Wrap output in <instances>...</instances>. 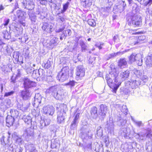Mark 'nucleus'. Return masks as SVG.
Returning a JSON list of instances; mask_svg holds the SVG:
<instances>
[{"label": "nucleus", "instance_id": "13d9d810", "mask_svg": "<svg viewBox=\"0 0 152 152\" xmlns=\"http://www.w3.org/2000/svg\"><path fill=\"white\" fill-rule=\"evenodd\" d=\"M40 3L42 5H46L48 2V0H38Z\"/></svg>", "mask_w": 152, "mask_h": 152}, {"label": "nucleus", "instance_id": "c9c22d12", "mask_svg": "<svg viewBox=\"0 0 152 152\" xmlns=\"http://www.w3.org/2000/svg\"><path fill=\"white\" fill-rule=\"evenodd\" d=\"M88 23L89 25L93 27H94L96 25V23L95 20L92 19L88 20Z\"/></svg>", "mask_w": 152, "mask_h": 152}, {"label": "nucleus", "instance_id": "052dcab7", "mask_svg": "<svg viewBox=\"0 0 152 152\" xmlns=\"http://www.w3.org/2000/svg\"><path fill=\"white\" fill-rule=\"evenodd\" d=\"M54 144H55V147H59L60 145V142L58 139H56L55 140Z\"/></svg>", "mask_w": 152, "mask_h": 152}, {"label": "nucleus", "instance_id": "c756f323", "mask_svg": "<svg viewBox=\"0 0 152 152\" xmlns=\"http://www.w3.org/2000/svg\"><path fill=\"white\" fill-rule=\"evenodd\" d=\"M11 116L13 118L17 117L19 113L18 111L16 110H12L10 112Z\"/></svg>", "mask_w": 152, "mask_h": 152}, {"label": "nucleus", "instance_id": "a878e982", "mask_svg": "<svg viewBox=\"0 0 152 152\" xmlns=\"http://www.w3.org/2000/svg\"><path fill=\"white\" fill-rule=\"evenodd\" d=\"M28 4L26 5V8L29 10H31L34 7V2L32 0H28L27 1Z\"/></svg>", "mask_w": 152, "mask_h": 152}, {"label": "nucleus", "instance_id": "393cba45", "mask_svg": "<svg viewBox=\"0 0 152 152\" xmlns=\"http://www.w3.org/2000/svg\"><path fill=\"white\" fill-rule=\"evenodd\" d=\"M129 70H126L124 72H121L120 75V77L124 80L127 78L129 76Z\"/></svg>", "mask_w": 152, "mask_h": 152}, {"label": "nucleus", "instance_id": "bf43d9fd", "mask_svg": "<svg viewBox=\"0 0 152 152\" xmlns=\"http://www.w3.org/2000/svg\"><path fill=\"white\" fill-rule=\"evenodd\" d=\"M14 93V91H11L10 92H6L4 94V96L7 97L8 96H11Z\"/></svg>", "mask_w": 152, "mask_h": 152}, {"label": "nucleus", "instance_id": "de8ad7c7", "mask_svg": "<svg viewBox=\"0 0 152 152\" xmlns=\"http://www.w3.org/2000/svg\"><path fill=\"white\" fill-rule=\"evenodd\" d=\"M121 53V52H118L116 53H113L108 54V56H110V57H109V58H111L116 56L117 55H119Z\"/></svg>", "mask_w": 152, "mask_h": 152}, {"label": "nucleus", "instance_id": "338daca9", "mask_svg": "<svg viewBox=\"0 0 152 152\" xmlns=\"http://www.w3.org/2000/svg\"><path fill=\"white\" fill-rule=\"evenodd\" d=\"M85 133L86 136H87L88 138H91L92 137V135L88 131H87V132H86Z\"/></svg>", "mask_w": 152, "mask_h": 152}, {"label": "nucleus", "instance_id": "7c9ffc66", "mask_svg": "<svg viewBox=\"0 0 152 152\" xmlns=\"http://www.w3.org/2000/svg\"><path fill=\"white\" fill-rule=\"evenodd\" d=\"M96 132V134L98 137H101L102 136L103 131L101 127L99 126L97 127Z\"/></svg>", "mask_w": 152, "mask_h": 152}, {"label": "nucleus", "instance_id": "4c0bfd02", "mask_svg": "<svg viewBox=\"0 0 152 152\" xmlns=\"http://www.w3.org/2000/svg\"><path fill=\"white\" fill-rule=\"evenodd\" d=\"M142 81L144 83H146L148 80V76L145 75H143L140 78Z\"/></svg>", "mask_w": 152, "mask_h": 152}, {"label": "nucleus", "instance_id": "ea45409f", "mask_svg": "<svg viewBox=\"0 0 152 152\" xmlns=\"http://www.w3.org/2000/svg\"><path fill=\"white\" fill-rule=\"evenodd\" d=\"M132 24L133 25H135L137 26H139L141 24V20L140 18H139L137 21L133 22Z\"/></svg>", "mask_w": 152, "mask_h": 152}, {"label": "nucleus", "instance_id": "412c9836", "mask_svg": "<svg viewBox=\"0 0 152 152\" xmlns=\"http://www.w3.org/2000/svg\"><path fill=\"white\" fill-rule=\"evenodd\" d=\"M58 38L56 37H53L50 42L49 48L51 49L53 48L56 45L57 43Z\"/></svg>", "mask_w": 152, "mask_h": 152}, {"label": "nucleus", "instance_id": "4468645a", "mask_svg": "<svg viewBox=\"0 0 152 152\" xmlns=\"http://www.w3.org/2000/svg\"><path fill=\"white\" fill-rule=\"evenodd\" d=\"M118 65L121 69H123L126 67L127 66V62L125 58L120 59L118 62Z\"/></svg>", "mask_w": 152, "mask_h": 152}, {"label": "nucleus", "instance_id": "72a5a7b5", "mask_svg": "<svg viewBox=\"0 0 152 152\" xmlns=\"http://www.w3.org/2000/svg\"><path fill=\"white\" fill-rule=\"evenodd\" d=\"M121 111L124 113L125 115L127 114L128 110L126 105H123L120 107Z\"/></svg>", "mask_w": 152, "mask_h": 152}, {"label": "nucleus", "instance_id": "37998d69", "mask_svg": "<svg viewBox=\"0 0 152 152\" xmlns=\"http://www.w3.org/2000/svg\"><path fill=\"white\" fill-rule=\"evenodd\" d=\"M44 71L43 70V69H39V77H41L42 79H43L45 78V75L44 73Z\"/></svg>", "mask_w": 152, "mask_h": 152}, {"label": "nucleus", "instance_id": "9b49d317", "mask_svg": "<svg viewBox=\"0 0 152 152\" xmlns=\"http://www.w3.org/2000/svg\"><path fill=\"white\" fill-rule=\"evenodd\" d=\"M100 112L99 115L102 116V118H104L105 116L106 113L107 111V107L103 104H101L100 106Z\"/></svg>", "mask_w": 152, "mask_h": 152}, {"label": "nucleus", "instance_id": "f8f14e48", "mask_svg": "<svg viewBox=\"0 0 152 152\" xmlns=\"http://www.w3.org/2000/svg\"><path fill=\"white\" fill-rule=\"evenodd\" d=\"M21 97L23 99L27 100L29 99L31 96V94L29 90L22 91L21 92Z\"/></svg>", "mask_w": 152, "mask_h": 152}, {"label": "nucleus", "instance_id": "79ce46f5", "mask_svg": "<svg viewBox=\"0 0 152 152\" xmlns=\"http://www.w3.org/2000/svg\"><path fill=\"white\" fill-rule=\"evenodd\" d=\"M132 119L134 122L135 124L138 126H140L142 125V124L141 121H135L132 117H131Z\"/></svg>", "mask_w": 152, "mask_h": 152}, {"label": "nucleus", "instance_id": "603ef678", "mask_svg": "<svg viewBox=\"0 0 152 152\" xmlns=\"http://www.w3.org/2000/svg\"><path fill=\"white\" fill-rule=\"evenodd\" d=\"M19 136L17 134V133L16 132L13 133L12 135V138L14 140H15Z\"/></svg>", "mask_w": 152, "mask_h": 152}, {"label": "nucleus", "instance_id": "473e14b6", "mask_svg": "<svg viewBox=\"0 0 152 152\" xmlns=\"http://www.w3.org/2000/svg\"><path fill=\"white\" fill-rule=\"evenodd\" d=\"M15 27V29H14V31L16 33V34L19 35L23 33V29L21 28Z\"/></svg>", "mask_w": 152, "mask_h": 152}, {"label": "nucleus", "instance_id": "49530a36", "mask_svg": "<svg viewBox=\"0 0 152 152\" xmlns=\"http://www.w3.org/2000/svg\"><path fill=\"white\" fill-rule=\"evenodd\" d=\"M29 107V104H28L26 105L25 104H23L22 107H20V110L22 111H26Z\"/></svg>", "mask_w": 152, "mask_h": 152}, {"label": "nucleus", "instance_id": "0eeeda50", "mask_svg": "<svg viewBox=\"0 0 152 152\" xmlns=\"http://www.w3.org/2000/svg\"><path fill=\"white\" fill-rule=\"evenodd\" d=\"M41 99L42 97L39 94H36L32 103L33 106L34 107H38L41 103Z\"/></svg>", "mask_w": 152, "mask_h": 152}, {"label": "nucleus", "instance_id": "e433bc0d", "mask_svg": "<svg viewBox=\"0 0 152 152\" xmlns=\"http://www.w3.org/2000/svg\"><path fill=\"white\" fill-rule=\"evenodd\" d=\"M71 31L70 30L67 29L63 32V34L65 38L67 36L70 35L71 34Z\"/></svg>", "mask_w": 152, "mask_h": 152}, {"label": "nucleus", "instance_id": "cd10ccee", "mask_svg": "<svg viewBox=\"0 0 152 152\" xmlns=\"http://www.w3.org/2000/svg\"><path fill=\"white\" fill-rule=\"evenodd\" d=\"M60 107L61 109L60 111L58 112H62L63 113H66V111L67 110V106L64 104H61L60 105Z\"/></svg>", "mask_w": 152, "mask_h": 152}, {"label": "nucleus", "instance_id": "2eb2a0df", "mask_svg": "<svg viewBox=\"0 0 152 152\" xmlns=\"http://www.w3.org/2000/svg\"><path fill=\"white\" fill-rule=\"evenodd\" d=\"M58 118L57 121L58 123L60 124L64 122V116L65 115V113L61 112H58Z\"/></svg>", "mask_w": 152, "mask_h": 152}, {"label": "nucleus", "instance_id": "a211bd4d", "mask_svg": "<svg viewBox=\"0 0 152 152\" xmlns=\"http://www.w3.org/2000/svg\"><path fill=\"white\" fill-rule=\"evenodd\" d=\"M14 118L10 115H8L6 118L7 126H8L12 125L14 122Z\"/></svg>", "mask_w": 152, "mask_h": 152}, {"label": "nucleus", "instance_id": "1a4fd4ad", "mask_svg": "<svg viewBox=\"0 0 152 152\" xmlns=\"http://www.w3.org/2000/svg\"><path fill=\"white\" fill-rule=\"evenodd\" d=\"M34 130L31 128H29L25 129L24 130L23 135L28 138L32 137L34 135Z\"/></svg>", "mask_w": 152, "mask_h": 152}, {"label": "nucleus", "instance_id": "a18cd8bd", "mask_svg": "<svg viewBox=\"0 0 152 152\" xmlns=\"http://www.w3.org/2000/svg\"><path fill=\"white\" fill-rule=\"evenodd\" d=\"M80 113H77L76 115L75 118L74 119V121H73V123L72 124V125H73L75 124V125L77 123V119L79 118V116L80 115Z\"/></svg>", "mask_w": 152, "mask_h": 152}, {"label": "nucleus", "instance_id": "8fccbe9b", "mask_svg": "<svg viewBox=\"0 0 152 152\" xmlns=\"http://www.w3.org/2000/svg\"><path fill=\"white\" fill-rule=\"evenodd\" d=\"M31 20L32 23H34L36 21V16L34 15H32L30 16Z\"/></svg>", "mask_w": 152, "mask_h": 152}, {"label": "nucleus", "instance_id": "09e8293b", "mask_svg": "<svg viewBox=\"0 0 152 152\" xmlns=\"http://www.w3.org/2000/svg\"><path fill=\"white\" fill-rule=\"evenodd\" d=\"M140 18L137 15H134L131 18V20L132 21V23H133V22L135 21V20H138L139 18Z\"/></svg>", "mask_w": 152, "mask_h": 152}, {"label": "nucleus", "instance_id": "f257e3e1", "mask_svg": "<svg viewBox=\"0 0 152 152\" xmlns=\"http://www.w3.org/2000/svg\"><path fill=\"white\" fill-rule=\"evenodd\" d=\"M111 71L109 72V75L106 76V79L108 85L110 87H113V91L116 93V91L119 87V85L113 83L112 79H115V82L117 83V77L118 75V73L116 72V69L113 65L110 66Z\"/></svg>", "mask_w": 152, "mask_h": 152}, {"label": "nucleus", "instance_id": "aec40b11", "mask_svg": "<svg viewBox=\"0 0 152 152\" xmlns=\"http://www.w3.org/2000/svg\"><path fill=\"white\" fill-rule=\"evenodd\" d=\"M50 122V120L48 118H45L43 120H41L40 121L41 125L44 127L49 125Z\"/></svg>", "mask_w": 152, "mask_h": 152}, {"label": "nucleus", "instance_id": "58836bf2", "mask_svg": "<svg viewBox=\"0 0 152 152\" xmlns=\"http://www.w3.org/2000/svg\"><path fill=\"white\" fill-rule=\"evenodd\" d=\"M15 141L16 143H18L19 145H22L24 142L23 140L20 136H19Z\"/></svg>", "mask_w": 152, "mask_h": 152}, {"label": "nucleus", "instance_id": "39448f33", "mask_svg": "<svg viewBox=\"0 0 152 152\" xmlns=\"http://www.w3.org/2000/svg\"><path fill=\"white\" fill-rule=\"evenodd\" d=\"M43 111L45 114L52 116L54 113L55 108L53 106L48 105L44 106Z\"/></svg>", "mask_w": 152, "mask_h": 152}, {"label": "nucleus", "instance_id": "f03ea898", "mask_svg": "<svg viewBox=\"0 0 152 152\" xmlns=\"http://www.w3.org/2000/svg\"><path fill=\"white\" fill-rule=\"evenodd\" d=\"M69 70V68L68 66L63 68L61 71L58 73L57 76V78L60 81L63 82L68 79L67 75Z\"/></svg>", "mask_w": 152, "mask_h": 152}, {"label": "nucleus", "instance_id": "774afa93", "mask_svg": "<svg viewBox=\"0 0 152 152\" xmlns=\"http://www.w3.org/2000/svg\"><path fill=\"white\" fill-rule=\"evenodd\" d=\"M64 27H62V28H60L59 29H56V32L57 33H59L60 32L62 31H63L64 28Z\"/></svg>", "mask_w": 152, "mask_h": 152}, {"label": "nucleus", "instance_id": "4be33fe9", "mask_svg": "<svg viewBox=\"0 0 152 152\" xmlns=\"http://www.w3.org/2000/svg\"><path fill=\"white\" fill-rule=\"evenodd\" d=\"M120 132L122 135L124 136H126L129 134L130 130L128 128H123L121 129Z\"/></svg>", "mask_w": 152, "mask_h": 152}, {"label": "nucleus", "instance_id": "b1692460", "mask_svg": "<svg viewBox=\"0 0 152 152\" xmlns=\"http://www.w3.org/2000/svg\"><path fill=\"white\" fill-rule=\"evenodd\" d=\"M23 119L25 122L28 125L31 124V118L29 115L24 116L23 118Z\"/></svg>", "mask_w": 152, "mask_h": 152}, {"label": "nucleus", "instance_id": "69168bd1", "mask_svg": "<svg viewBox=\"0 0 152 152\" xmlns=\"http://www.w3.org/2000/svg\"><path fill=\"white\" fill-rule=\"evenodd\" d=\"M92 0H85L84 2L87 5H91L92 4Z\"/></svg>", "mask_w": 152, "mask_h": 152}, {"label": "nucleus", "instance_id": "dca6fc26", "mask_svg": "<svg viewBox=\"0 0 152 152\" xmlns=\"http://www.w3.org/2000/svg\"><path fill=\"white\" fill-rule=\"evenodd\" d=\"M141 56V55L140 54L136 55H135V54H132L129 57V61L130 63H132L135 61H137V58H140Z\"/></svg>", "mask_w": 152, "mask_h": 152}, {"label": "nucleus", "instance_id": "6e6552de", "mask_svg": "<svg viewBox=\"0 0 152 152\" xmlns=\"http://www.w3.org/2000/svg\"><path fill=\"white\" fill-rule=\"evenodd\" d=\"M53 25L51 24L47 23H44L43 24L42 26V29L47 33H50L52 31L53 28Z\"/></svg>", "mask_w": 152, "mask_h": 152}, {"label": "nucleus", "instance_id": "7ed1b4c3", "mask_svg": "<svg viewBox=\"0 0 152 152\" xmlns=\"http://www.w3.org/2000/svg\"><path fill=\"white\" fill-rule=\"evenodd\" d=\"M140 84V82L139 80H132L130 81L127 82L126 84V87L125 88L124 91L127 90L126 92H125L124 93L126 94L129 92L130 91V89L129 88V89H127L128 88L127 86L129 85L130 86L131 88L133 89L136 88L138 87L139 86Z\"/></svg>", "mask_w": 152, "mask_h": 152}, {"label": "nucleus", "instance_id": "5701e85b", "mask_svg": "<svg viewBox=\"0 0 152 152\" xmlns=\"http://www.w3.org/2000/svg\"><path fill=\"white\" fill-rule=\"evenodd\" d=\"M145 62L148 67H150L152 66V55L147 56Z\"/></svg>", "mask_w": 152, "mask_h": 152}, {"label": "nucleus", "instance_id": "bb28decb", "mask_svg": "<svg viewBox=\"0 0 152 152\" xmlns=\"http://www.w3.org/2000/svg\"><path fill=\"white\" fill-rule=\"evenodd\" d=\"M63 97V95L61 91H58L53 97L58 100H62Z\"/></svg>", "mask_w": 152, "mask_h": 152}, {"label": "nucleus", "instance_id": "ddd939ff", "mask_svg": "<svg viewBox=\"0 0 152 152\" xmlns=\"http://www.w3.org/2000/svg\"><path fill=\"white\" fill-rule=\"evenodd\" d=\"M12 149L13 152H22L23 148L20 146H17L14 144H11L10 146Z\"/></svg>", "mask_w": 152, "mask_h": 152}, {"label": "nucleus", "instance_id": "2f4dec72", "mask_svg": "<svg viewBox=\"0 0 152 152\" xmlns=\"http://www.w3.org/2000/svg\"><path fill=\"white\" fill-rule=\"evenodd\" d=\"M39 69L38 70L37 69L33 70V72L32 74V76L34 78L39 77Z\"/></svg>", "mask_w": 152, "mask_h": 152}, {"label": "nucleus", "instance_id": "c85d7f7f", "mask_svg": "<svg viewBox=\"0 0 152 152\" xmlns=\"http://www.w3.org/2000/svg\"><path fill=\"white\" fill-rule=\"evenodd\" d=\"M133 71L136 76L138 78H140L142 75V72L140 70H137L136 69H134Z\"/></svg>", "mask_w": 152, "mask_h": 152}, {"label": "nucleus", "instance_id": "6ab92c4d", "mask_svg": "<svg viewBox=\"0 0 152 152\" xmlns=\"http://www.w3.org/2000/svg\"><path fill=\"white\" fill-rule=\"evenodd\" d=\"M145 39V37L144 36H141L138 37H134L132 38L134 45L140 42V40H144Z\"/></svg>", "mask_w": 152, "mask_h": 152}, {"label": "nucleus", "instance_id": "3c124183", "mask_svg": "<svg viewBox=\"0 0 152 152\" xmlns=\"http://www.w3.org/2000/svg\"><path fill=\"white\" fill-rule=\"evenodd\" d=\"M108 126V129L110 130H113L114 127V124L112 123L110 124H107Z\"/></svg>", "mask_w": 152, "mask_h": 152}, {"label": "nucleus", "instance_id": "6e6d98bb", "mask_svg": "<svg viewBox=\"0 0 152 152\" xmlns=\"http://www.w3.org/2000/svg\"><path fill=\"white\" fill-rule=\"evenodd\" d=\"M76 83V82L73 80L70 81L69 82L67 83L66 85L69 86L71 87H73L75 86V83Z\"/></svg>", "mask_w": 152, "mask_h": 152}, {"label": "nucleus", "instance_id": "423d86ee", "mask_svg": "<svg viewBox=\"0 0 152 152\" xmlns=\"http://www.w3.org/2000/svg\"><path fill=\"white\" fill-rule=\"evenodd\" d=\"M23 85L25 89H26L31 87L36 86V83L34 82L31 81L27 78H25L23 80Z\"/></svg>", "mask_w": 152, "mask_h": 152}, {"label": "nucleus", "instance_id": "680f3d73", "mask_svg": "<svg viewBox=\"0 0 152 152\" xmlns=\"http://www.w3.org/2000/svg\"><path fill=\"white\" fill-rule=\"evenodd\" d=\"M151 130L150 129H147V131L148 132V133L146 135V137H147L150 138L152 136V134L151 133Z\"/></svg>", "mask_w": 152, "mask_h": 152}, {"label": "nucleus", "instance_id": "5fc2aeb1", "mask_svg": "<svg viewBox=\"0 0 152 152\" xmlns=\"http://www.w3.org/2000/svg\"><path fill=\"white\" fill-rule=\"evenodd\" d=\"M81 38V39L79 41V43L80 45H83L85 44L83 42V39L84 38L82 37V36L79 37H77V39L78 40H79V39Z\"/></svg>", "mask_w": 152, "mask_h": 152}, {"label": "nucleus", "instance_id": "e2e57ef3", "mask_svg": "<svg viewBox=\"0 0 152 152\" xmlns=\"http://www.w3.org/2000/svg\"><path fill=\"white\" fill-rule=\"evenodd\" d=\"M27 1L26 0H21V3L23 5V7L24 8H26V5H27Z\"/></svg>", "mask_w": 152, "mask_h": 152}, {"label": "nucleus", "instance_id": "f3484780", "mask_svg": "<svg viewBox=\"0 0 152 152\" xmlns=\"http://www.w3.org/2000/svg\"><path fill=\"white\" fill-rule=\"evenodd\" d=\"M97 109L95 107H93L91 108V117L94 118H96L98 116L97 113Z\"/></svg>", "mask_w": 152, "mask_h": 152}, {"label": "nucleus", "instance_id": "f704fd0d", "mask_svg": "<svg viewBox=\"0 0 152 152\" xmlns=\"http://www.w3.org/2000/svg\"><path fill=\"white\" fill-rule=\"evenodd\" d=\"M19 53L18 51H15L14 52L13 54V57L15 59L16 61H19Z\"/></svg>", "mask_w": 152, "mask_h": 152}, {"label": "nucleus", "instance_id": "0e129e2a", "mask_svg": "<svg viewBox=\"0 0 152 152\" xmlns=\"http://www.w3.org/2000/svg\"><path fill=\"white\" fill-rule=\"evenodd\" d=\"M82 50L83 52L85 51V50L87 49V46L85 44L80 45Z\"/></svg>", "mask_w": 152, "mask_h": 152}, {"label": "nucleus", "instance_id": "20e7f679", "mask_svg": "<svg viewBox=\"0 0 152 152\" xmlns=\"http://www.w3.org/2000/svg\"><path fill=\"white\" fill-rule=\"evenodd\" d=\"M76 79L78 80L81 79L85 75V70L83 66H77L76 68Z\"/></svg>", "mask_w": 152, "mask_h": 152}, {"label": "nucleus", "instance_id": "a19ab883", "mask_svg": "<svg viewBox=\"0 0 152 152\" xmlns=\"http://www.w3.org/2000/svg\"><path fill=\"white\" fill-rule=\"evenodd\" d=\"M69 4V3L68 2H67L65 4H64L63 6V10L61 11V13H63L67 9L68 6Z\"/></svg>", "mask_w": 152, "mask_h": 152}, {"label": "nucleus", "instance_id": "864d4df0", "mask_svg": "<svg viewBox=\"0 0 152 152\" xmlns=\"http://www.w3.org/2000/svg\"><path fill=\"white\" fill-rule=\"evenodd\" d=\"M136 62L137 63V65L139 66H141L142 64V60L141 59V57L140 58H138L137 59Z\"/></svg>", "mask_w": 152, "mask_h": 152}, {"label": "nucleus", "instance_id": "4d7b16f0", "mask_svg": "<svg viewBox=\"0 0 152 152\" xmlns=\"http://www.w3.org/2000/svg\"><path fill=\"white\" fill-rule=\"evenodd\" d=\"M152 4V0H149L147 2H145L144 1V4H142L144 6H146L148 5L150 6Z\"/></svg>", "mask_w": 152, "mask_h": 152}, {"label": "nucleus", "instance_id": "9d476101", "mask_svg": "<svg viewBox=\"0 0 152 152\" xmlns=\"http://www.w3.org/2000/svg\"><path fill=\"white\" fill-rule=\"evenodd\" d=\"M58 91V87L57 86H52L46 90V92L51 94L53 97L55 95Z\"/></svg>", "mask_w": 152, "mask_h": 152}, {"label": "nucleus", "instance_id": "c03bdc74", "mask_svg": "<svg viewBox=\"0 0 152 152\" xmlns=\"http://www.w3.org/2000/svg\"><path fill=\"white\" fill-rule=\"evenodd\" d=\"M3 37L4 38L8 39L10 38V35L8 32H5L4 34L3 33Z\"/></svg>", "mask_w": 152, "mask_h": 152}]
</instances>
